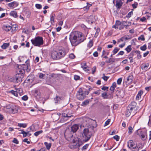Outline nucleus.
Returning <instances> with one entry per match:
<instances>
[{
    "instance_id": "3",
    "label": "nucleus",
    "mask_w": 151,
    "mask_h": 151,
    "mask_svg": "<svg viewBox=\"0 0 151 151\" xmlns=\"http://www.w3.org/2000/svg\"><path fill=\"white\" fill-rule=\"evenodd\" d=\"M65 55V52L63 50H60L58 51H52L51 53V57L54 59H59L64 57Z\"/></svg>"
},
{
    "instance_id": "57",
    "label": "nucleus",
    "mask_w": 151,
    "mask_h": 151,
    "mask_svg": "<svg viewBox=\"0 0 151 151\" xmlns=\"http://www.w3.org/2000/svg\"><path fill=\"white\" fill-rule=\"evenodd\" d=\"M115 24L117 26H119L121 25V23L119 21L117 20Z\"/></svg>"
},
{
    "instance_id": "42",
    "label": "nucleus",
    "mask_w": 151,
    "mask_h": 151,
    "mask_svg": "<svg viewBox=\"0 0 151 151\" xmlns=\"http://www.w3.org/2000/svg\"><path fill=\"white\" fill-rule=\"evenodd\" d=\"M102 96L104 99H107L108 98V96L107 93H104L102 94Z\"/></svg>"
},
{
    "instance_id": "8",
    "label": "nucleus",
    "mask_w": 151,
    "mask_h": 151,
    "mask_svg": "<svg viewBox=\"0 0 151 151\" xmlns=\"http://www.w3.org/2000/svg\"><path fill=\"white\" fill-rule=\"evenodd\" d=\"M136 134L139 135L142 140H145L147 138V133L145 131H140L138 129L137 131Z\"/></svg>"
},
{
    "instance_id": "9",
    "label": "nucleus",
    "mask_w": 151,
    "mask_h": 151,
    "mask_svg": "<svg viewBox=\"0 0 151 151\" xmlns=\"http://www.w3.org/2000/svg\"><path fill=\"white\" fill-rule=\"evenodd\" d=\"M136 111L133 110V108L131 106H128L127 107L126 113V115L127 117H129L130 115L133 116L135 114Z\"/></svg>"
},
{
    "instance_id": "53",
    "label": "nucleus",
    "mask_w": 151,
    "mask_h": 151,
    "mask_svg": "<svg viewBox=\"0 0 151 151\" xmlns=\"http://www.w3.org/2000/svg\"><path fill=\"white\" fill-rule=\"evenodd\" d=\"M88 146V144H86L82 148V150H85L87 148Z\"/></svg>"
},
{
    "instance_id": "34",
    "label": "nucleus",
    "mask_w": 151,
    "mask_h": 151,
    "mask_svg": "<svg viewBox=\"0 0 151 151\" xmlns=\"http://www.w3.org/2000/svg\"><path fill=\"white\" fill-rule=\"evenodd\" d=\"M43 132L42 130H40L39 131L36 132L34 133V135L36 137L37 136L40 134H41Z\"/></svg>"
},
{
    "instance_id": "36",
    "label": "nucleus",
    "mask_w": 151,
    "mask_h": 151,
    "mask_svg": "<svg viewBox=\"0 0 151 151\" xmlns=\"http://www.w3.org/2000/svg\"><path fill=\"white\" fill-rule=\"evenodd\" d=\"M93 40H90V41H89V42H88V46L89 48H90L91 47H92V46L93 45Z\"/></svg>"
},
{
    "instance_id": "60",
    "label": "nucleus",
    "mask_w": 151,
    "mask_h": 151,
    "mask_svg": "<svg viewBox=\"0 0 151 151\" xmlns=\"http://www.w3.org/2000/svg\"><path fill=\"white\" fill-rule=\"evenodd\" d=\"M54 16L53 15H52L50 17V21L51 22V23H52V22H54Z\"/></svg>"
},
{
    "instance_id": "10",
    "label": "nucleus",
    "mask_w": 151,
    "mask_h": 151,
    "mask_svg": "<svg viewBox=\"0 0 151 151\" xmlns=\"http://www.w3.org/2000/svg\"><path fill=\"white\" fill-rule=\"evenodd\" d=\"M73 132L70 131L69 128H67L65 132V137L68 138H72L73 137Z\"/></svg>"
},
{
    "instance_id": "35",
    "label": "nucleus",
    "mask_w": 151,
    "mask_h": 151,
    "mask_svg": "<svg viewBox=\"0 0 151 151\" xmlns=\"http://www.w3.org/2000/svg\"><path fill=\"white\" fill-rule=\"evenodd\" d=\"M21 131H22V132L19 133V134H22L24 137H25L27 136V134L26 132L24 131L23 130H21Z\"/></svg>"
},
{
    "instance_id": "13",
    "label": "nucleus",
    "mask_w": 151,
    "mask_h": 151,
    "mask_svg": "<svg viewBox=\"0 0 151 151\" xmlns=\"http://www.w3.org/2000/svg\"><path fill=\"white\" fill-rule=\"evenodd\" d=\"M19 5V3L16 1H13L8 4V6L11 9H13L14 8L17 7Z\"/></svg>"
},
{
    "instance_id": "40",
    "label": "nucleus",
    "mask_w": 151,
    "mask_h": 151,
    "mask_svg": "<svg viewBox=\"0 0 151 151\" xmlns=\"http://www.w3.org/2000/svg\"><path fill=\"white\" fill-rule=\"evenodd\" d=\"M100 31V29L99 28H97L96 29V32L95 35V37H96L99 34V33Z\"/></svg>"
},
{
    "instance_id": "29",
    "label": "nucleus",
    "mask_w": 151,
    "mask_h": 151,
    "mask_svg": "<svg viewBox=\"0 0 151 151\" xmlns=\"http://www.w3.org/2000/svg\"><path fill=\"white\" fill-rule=\"evenodd\" d=\"M132 50V48L131 45L128 46L125 49V50L128 53L129 52L131 51Z\"/></svg>"
},
{
    "instance_id": "11",
    "label": "nucleus",
    "mask_w": 151,
    "mask_h": 151,
    "mask_svg": "<svg viewBox=\"0 0 151 151\" xmlns=\"http://www.w3.org/2000/svg\"><path fill=\"white\" fill-rule=\"evenodd\" d=\"M19 109V106H13L12 108L9 109V112L10 113L15 114L18 112Z\"/></svg>"
},
{
    "instance_id": "45",
    "label": "nucleus",
    "mask_w": 151,
    "mask_h": 151,
    "mask_svg": "<svg viewBox=\"0 0 151 151\" xmlns=\"http://www.w3.org/2000/svg\"><path fill=\"white\" fill-rule=\"evenodd\" d=\"M139 40H141L142 41H144L145 40L144 36L143 35H141L139 37H138Z\"/></svg>"
},
{
    "instance_id": "55",
    "label": "nucleus",
    "mask_w": 151,
    "mask_h": 151,
    "mask_svg": "<svg viewBox=\"0 0 151 151\" xmlns=\"http://www.w3.org/2000/svg\"><path fill=\"white\" fill-rule=\"evenodd\" d=\"M110 122V119H108L105 122L104 126H106L109 124Z\"/></svg>"
},
{
    "instance_id": "24",
    "label": "nucleus",
    "mask_w": 151,
    "mask_h": 151,
    "mask_svg": "<svg viewBox=\"0 0 151 151\" xmlns=\"http://www.w3.org/2000/svg\"><path fill=\"white\" fill-rule=\"evenodd\" d=\"M9 45V43H4L1 46V48L4 49H6Z\"/></svg>"
},
{
    "instance_id": "6",
    "label": "nucleus",
    "mask_w": 151,
    "mask_h": 151,
    "mask_svg": "<svg viewBox=\"0 0 151 151\" xmlns=\"http://www.w3.org/2000/svg\"><path fill=\"white\" fill-rule=\"evenodd\" d=\"M81 145L79 140L76 139H73L72 142L69 145V147L71 149L78 148Z\"/></svg>"
},
{
    "instance_id": "25",
    "label": "nucleus",
    "mask_w": 151,
    "mask_h": 151,
    "mask_svg": "<svg viewBox=\"0 0 151 151\" xmlns=\"http://www.w3.org/2000/svg\"><path fill=\"white\" fill-rule=\"evenodd\" d=\"M44 144L46 146L47 149L48 150H49L50 149L52 145L51 143H48L46 142H44Z\"/></svg>"
},
{
    "instance_id": "37",
    "label": "nucleus",
    "mask_w": 151,
    "mask_h": 151,
    "mask_svg": "<svg viewBox=\"0 0 151 151\" xmlns=\"http://www.w3.org/2000/svg\"><path fill=\"white\" fill-rule=\"evenodd\" d=\"M61 99V98L60 97L57 96L56 97L54 98V100L55 101V102L56 103H58V101Z\"/></svg>"
},
{
    "instance_id": "38",
    "label": "nucleus",
    "mask_w": 151,
    "mask_h": 151,
    "mask_svg": "<svg viewBox=\"0 0 151 151\" xmlns=\"http://www.w3.org/2000/svg\"><path fill=\"white\" fill-rule=\"evenodd\" d=\"M119 49L117 48V47H115L114 49V50L113 51V55H114L116 53H117L119 51Z\"/></svg>"
},
{
    "instance_id": "7",
    "label": "nucleus",
    "mask_w": 151,
    "mask_h": 151,
    "mask_svg": "<svg viewBox=\"0 0 151 151\" xmlns=\"http://www.w3.org/2000/svg\"><path fill=\"white\" fill-rule=\"evenodd\" d=\"M127 146L133 151H139V148L136 145L134 144L132 140H130L128 142Z\"/></svg>"
},
{
    "instance_id": "20",
    "label": "nucleus",
    "mask_w": 151,
    "mask_h": 151,
    "mask_svg": "<svg viewBox=\"0 0 151 151\" xmlns=\"http://www.w3.org/2000/svg\"><path fill=\"white\" fill-rule=\"evenodd\" d=\"M81 67L84 70L86 71H88L89 70L88 69H87V66L86 65V63H82L81 64Z\"/></svg>"
},
{
    "instance_id": "21",
    "label": "nucleus",
    "mask_w": 151,
    "mask_h": 151,
    "mask_svg": "<svg viewBox=\"0 0 151 151\" xmlns=\"http://www.w3.org/2000/svg\"><path fill=\"white\" fill-rule=\"evenodd\" d=\"M143 92L142 91H139L136 97V99L137 100H139L141 98V96L143 94Z\"/></svg>"
},
{
    "instance_id": "52",
    "label": "nucleus",
    "mask_w": 151,
    "mask_h": 151,
    "mask_svg": "<svg viewBox=\"0 0 151 151\" xmlns=\"http://www.w3.org/2000/svg\"><path fill=\"white\" fill-rule=\"evenodd\" d=\"M69 57L71 59H73L75 58V56L73 54L71 53L69 55Z\"/></svg>"
},
{
    "instance_id": "51",
    "label": "nucleus",
    "mask_w": 151,
    "mask_h": 151,
    "mask_svg": "<svg viewBox=\"0 0 151 151\" xmlns=\"http://www.w3.org/2000/svg\"><path fill=\"white\" fill-rule=\"evenodd\" d=\"M35 6L37 9H40L42 8L41 5L39 4H36Z\"/></svg>"
},
{
    "instance_id": "15",
    "label": "nucleus",
    "mask_w": 151,
    "mask_h": 151,
    "mask_svg": "<svg viewBox=\"0 0 151 151\" xmlns=\"http://www.w3.org/2000/svg\"><path fill=\"white\" fill-rule=\"evenodd\" d=\"M78 128V125L77 124H75L72 126L69 129L73 133L77 131Z\"/></svg>"
},
{
    "instance_id": "27",
    "label": "nucleus",
    "mask_w": 151,
    "mask_h": 151,
    "mask_svg": "<svg viewBox=\"0 0 151 151\" xmlns=\"http://www.w3.org/2000/svg\"><path fill=\"white\" fill-rule=\"evenodd\" d=\"M149 64L148 63L146 64H142L141 65V68L143 70H146Z\"/></svg>"
},
{
    "instance_id": "26",
    "label": "nucleus",
    "mask_w": 151,
    "mask_h": 151,
    "mask_svg": "<svg viewBox=\"0 0 151 151\" xmlns=\"http://www.w3.org/2000/svg\"><path fill=\"white\" fill-rule=\"evenodd\" d=\"M135 52L137 54V58L139 59L141 58V55H140V52L139 50H136L135 51Z\"/></svg>"
},
{
    "instance_id": "19",
    "label": "nucleus",
    "mask_w": 151,
    "mask_h": 151,
    "mask_svg": "<svg viewBox=\"0 0 151 151\" xmlns=\"http://www.w3.org/2000/svg\"><path fill=\"white\" fill-rule=\"evenodd\" d=\"M137 104L134 102H132L129 105L130 107L131 106L133 108V110L134 111H136L137 109L136 108Z\"/></svg>"
},
{
    "instance_id": "31",
    "label": "nucleus",
    "mask_w": 151,
    "mask_h": 151,
    "mask_svg": "<svg viewBox=\"0 0 151 151\" xmlns=\"http://www.w3.org/2000/svg\"><path fill=\"white\" fill-rule=\"evenodd\" d=\"M92 88L90 86H89L88 87V90L87 91H84V93L85 95H88L89 93V91L92 90Z\"/></svg>"
},
{
    "instance_id": "48",
    "label": "nucleus",
    "mask_w": 151,
    "mask_h": 151,
    "mask_svg": "<svg viewBox=\"0 0 151 151\" xmlns=\"http://www.w3.org/2000/svg\"><path fill=\"white\" fill-rule=\"evenodd\" d=\"M133 14V12L132 11L129 12L127 15L126 17L128 18H129L131 17V15Z\"/></svg>"
},
{
    "instance_id": "43",
    "label": "nucleus",
    "mask_w": 151,
    "mask_h": 151,
    "mask_svg": "<svg viewBox=\"0 0 151 151\" xmlns=\"http://www.w3.org/2000/svg\"><path fill=\"white\" fill-rule=\"evenodd\" d=\"M128 129H129L128 133H129V134H131L132 132V131L133 130V128H132V127L131 126H129V128H128Z\"/></svg>"
},
{
    "instance_id": "49",
    "label": "nucleus",
    "mask_w": 151,
    "mask_h": 151,
    "mask_svg": "<svg viewBox=\"0 0 151 151\" xmlns=\"http://www.w3.org/2000/svg\"><path fill=\"white\" fill-rule=\"evenodd\" d=\"M22 100H23L26 101V100H27L28 99V97L27 96L25 95V96H23L22 97Z\"/></svg>"
},
{
    "instance_id": "17",
    "label": "nucleus",
    "mask_w": 151,
    "mask_h": 151,
    "mask_svg": "<svg viewBox=\"0 0 151 151\" xmlns=\"http://www.w3.org/2000/svg\"><path fill=\"white\" fill-rule=\"evenodd\" d=\"M85 97V94L83 93H80L77 95V97L78 99L79 100H82Z\"/></svg>"
},
{
    "instance_id": "23",
    "label": "nucleus",
    "mask_w": 151,
    "mask_h": 151,
    "mask_svg": "<svg viewBox=\"0 0 151 151\" xmlns=\"http://www.w3.org/2000/svg\"><path fill=\"white\" fill-rule=\"evenodd\" d=\"M10 15L15 18H16L17 17V14L16 12L14 11H12L10 12Z\"/></svg>"
},
{
    "instance_id": "50",
    "label": "nucleus",
    "mask_w": 151,
    "mask_h": 151,
    "mask_svg": "<svg viewBox=\"0 0 151 151\" xmlns=\"http://www.w3.org/2000/svg\"><path fill=\"white\" fill-rule=\"evenodd\" d=\"M137 5L138 4L137 2H135L134 3L132 4V6L134 9H135L137 8Z\"/></svg>"
},
{
    "instance_id": "14",
    "label": "nucleus",
    "mask_w": 151,
    "mask_h": 151,
    "mask_svg": "<svg viewBox=\"0 0 151 151\" xmlns=\"http://www.w3.org/2000/svg\"><path fill=\"white\" fill-rule=\"evenodd\" d=\"M123 4V2H122L121 0H117L116 1L115 6L116 7L117 9H119L121 8Z\"/></svg>"
},
{
    "instance_id": "4",
    "label": "nucleus",
    "mask_w": 151,
    "mask_h": 151,
    "mask_svg": "<svg viewBox=\"0 0 151 151\" xmlns=\"http://www.w3.org/2000/svg\"><path fill=\"white\" fill-rule=\"evenodd\" d=\"M31 42L34 46H40L43 44V38L42 37H37L34 39L31 40Z\"/></svg>"
},
{
    "instance_id": "22",
    "label": "nucleus",
    "mask_w": 151,
    "mask_h": 151,
    "mask_svg": "<svg viewBox=\"0 0 151 151\" xmlns=\"http://www.w3.org/2000/svg\"><path fill=\"white\" fill-rule=\"evenodd\" d=\"M115 59L114 58H109L108 60H106L105 61V62L108 63H112L113 62H115Z\"/></svg>"
},
{
    "instance_id": "32",
    "label": "nucleus",
    "mask_w": 151,
    "mask_h": 151,
    "mask_svg": "<svg viewBox=\"0 0 151 151\" xmlns=\"http://www.w3.org/2000/svg\"><path fill=\"white\" fill-rule=\"evenodd\" d=\"M18 126L20 127L25 128L27 126V124L23 123H18Z\"/></svg>"
},
{
    "instance_id": "16",
    "label": "nucleus",
    "mask_w": 151,
    "mask_h": 151,
    "mask_svg": "<svg viewBox=\"0 0 151 151\" xmlns=\"http://www.w3.org/2000/svg\"><path fill=\"white\" fill-rule=\"evenodd\" d=\"M133 77L132 75H130L127 78L126 82L128 84H131L133 80Z\"/></svg>"
},
{
    "instance_id": "64",
    "label": "nucleus",
    "mask_w": 151,
    "mask_h": 151,
    "mask_svg": "<svg viewBox=\"0 0 151 151\" xmlns=\"http://www.w3.org/2000/svg\"><path fill=\"white\" fill-rule=\"evenodd\" d=\"M27 140H28L27 139L25 138L23 140V141L24 142H27L28 144H30V142H29V141H28Z\"/></svg>"
},
{
    "instance_id": "18",
    "label": "nucleus",
    "mask_w": 151,
    "mask_h": 151,
    "mask_svg": "<svg viewBox=\"0 0 151 151\" xmlns=\"http://www.w3.org/2000/svg\"><path fill=\"white\" fill-rule=\"evenodd\" d=\"M3 29L6 32H8L11 29L12 27L9 25H4L3 26Z\"/></svg>"
},
{
    "instance_id": "54",
    "label": "nucleus",
    "mask_w": 151,
    "mask_h": 151,
    "mask_svg": "<svg viewBox=\"0 0 151 151\" xmlns=\"http://www.w3.org/2000/svg\"><path fill=\"white\" fill-rule=\"evenodd\" d=\"M117 141L119 140V137L117 135H115L113 137Z\"/></svg>"
},
{
    "instance_id": "28",
    "label": "nucleus",
    "mask_w": 151,
    "mask_h": 151,
    "mask_svg": "<svg viewBox=\"0 0 151 151\" xmlns=\"http://www.w3.org/2000/svg\"><path fill=\"white\" fill-rule=\"evenodd\" d=\"M61 115V114L60 113H58L57 114H55L52 116L53 117H55L56 118L55 119V120L57 121L58 120L59 118V116Z\"/></svg>"
},
{
    "instance_id": "56",
    "label": "nucleus",
    "mask_w": 151,
    "mask_h": 151,
    "mask_svg": "<svg viewBox=\"0 0 151 151\" xmlns=\"http://www.w3.org/2000/svg\"><path fill=\"white\" fill-rule=\"evenodd\" d=\"M74 79L75 80H77L79 79L80 76L77 75H75L74 76Z\"/></svg>"
},
{
    "instance_id": "46",
    "label": "nucleus",
    "mask_w": 151,
    "mask_h": 151,
    "mask_svg": "<svg viewBox=\"0 0 151 151\" xmlns=\"http://www.w3.org/2000/svg\"><path fill=\"white\" fill-rule=\"evenodd\" d=\"M122 81V78H119L117 81V84L119 85H120Z\"/></svg>"
},
{
    "instance_id": "61",
    "label": "nucleus",
    "mask_w": 151,
    "mask_h": 151,
    "mask_svg": "<svg viewBox=\"0 0 151 151\" xmlns=\"http://www.w3.org/2000/svg\"><path fill=\"white\" fill-rule=\"evenodd\" d=\"M124 53V52L123 51H121L119 52L118 54L117 55H123Z\"/></svg>"
},
{
    "instance_id": "30",
    "label": "nucleus",
    "mask_w": 151,
    "mask_h": 151,
    "mask_svg": "<svg viewBox=\"0 0 151 151\" xmlns=\"http://www.w3.org/2000/svg\"><path fill=\"white\" fill-rule=\"evenodd\" d=\"M15 89L17 93L18 94V93L20 95H21V93H22L23 92L22 89L21 88H15Z\"/></svg>"
},
{
    "instance_id": "39",
    "label": "nucleus",
    "mask_w": 151,
    "mask_h": 151,
    "mask_svg": "<svg viewBox=\"0 0 151 151\" xmlns=\"http://www.w3.org/2000/svg\"><path fill=\"white\" fill-rule=\"evenodd\" d=\"M89 101L88 100H86L82 102L81 105L83 106H85L87 104H88Z\"/></svg>"
},
{
    "instance_id": "33",
    "label": "nucleus",
    "mask_w": 151,
    "mask_h": 151,
    "mask_svg": "<svg viewBox=\"0 0 151 151\" xmlns=\"http://www.w3.org/2000/svg\"><path fill=\"white\" fill-rule=\"evenodd\" d=\"M10 93H11L12 94L15 96L17 97L18 96V94L17 93L16 91H14V90H12L10 91Z\"/></svg>"
},
{
    "instance_id": "41",
    "label": "nucleus",
    "mask_w": 151,
    "mask_h": 151,
    "mask_svg": "<svg viewBox=\"0 0 151 151\" xmlns=\"http://www.w3.org/2000/svg\"><path fill=\"white\" fill-rule=\"evenodd\" d=\"M109 78V77L105 76L104 74H103V76L102 78L105 81H107Z\"/></svg>"
},
{
    "instance_id": "58",
    "label": "nucleus",
    "mask_w": 151,
    "mask_h": 151,
    "mask_svg": "<svg viewBox=\"0 0 151 151\" xmlns=\"http://www.w3.org/2000/svg\"><path fill=\"white\" fill-rule=\"evenodd\" d=\"M101 90H98L96 91H95L93 92V93L95 94H97L98 95H99L100 93V92Z\"/></svg>"
},
{
    "instance_id": "47",
    "label": "nucleus",
    "mask_w": 151,
    "mask_h": 151,
    "mask_svg": "<svg viewBox=\"0 0 151 151\" xmlns=\"http://www.w3.org/2000/svg\"><path fill=\"white\" fill-rule=\"evenodd\" d=\"M12 142L13 143L17 144L19 143V141H18L17 139L16 138H14Z\"/></svg>"
},
{
    "instance_id": "44",
    "label": "nucleus",
    "mask_w": 151,
    "mask_h": 151,
    "mask_svg": "<svg viewBox=\"0 0 151 151\" xmlns=\"http://www.w3.org/2000/svg\"><path fill=\"white\" fill-rule=\"evenodd\" d=\"M140 49L143 51H145L147 49V46L145 45H144L142 46H141L140 48Z\"/></svg>"
},
{
    "instance_id": "1",
    "label": "nucleus",
    "mask_w": 151,
    "mask_h": 151,
    "mask_svg": "<svg viewBox=\"0 0 151 151\" xmlns=\"http://www.w3.org/2000/svg\"><path fill=\"white\" fill-rule=\"evenodd\" d=\"M85 40L84 37L81 32L75 31L72 33L70 36V40L72 46H76Z\"/></svg>"
},
{
    "instance_id": "62",
    "label": "nucleus",
    "mask_w": 151,
    "mask_h": 151,
    "mask_svg": "<svg viewBox=\"0 0 151 151\" xmlns=\"http://www.w3.org/2000/svg\"><path fill=\"white\" fill-rule=\"evenodd\" d=\"M93 55L94 56L97 57L98 56V53L97 51H96L93 53Z\"/></svg>"
},
{
    "instance_id": "5",
    "label": "nucleus",
    "mask_w": 151,
    "mask_h": 151,
    "mask_svg": "<svg viewBox=\"0 0 151 151\" xmlns=\"http://www.w3.org/2000/svg\"><path fill=\"white\" fill-rule=\"evenodd\" d=\"M82 135L83 141L86 142L91 138V134L89 132L88 128H85L83 129Z\"/></svg>"
},
{
    "instance_id": "2",
    "label": "nucleus",
    "mask_w": 151,
    "mask_h": 151,
    "mask_svg": "<svg viewBox=\"0 0 151 151\" xmlns=\"http://www.w3.org/2000/svg\"><path fill=\"white\" fill-rule=\"evenodd\" d=\"M18 69L17 71V74L24 76L25 70L28 72L30 70V67L29 64L27 65L23 64L19 65L18 66Z\"/></svg>"
},
{
    "instance_id": "12",
    "label": "nucleus",
    "mask_w": 151,
    "mask_h": 151,
    "mask_svg": "<svg viewBox=\"0 0 151 151\" xmlns=\"http://www.w3.org/2000/svg\"><path fill=\"white\" fill-rule=\"evenodd\" d=\"M23 76V75L17 74L14 78V80L17 83L20 82L22 81Z\"/></svg>"
},
{
    "instance_id": "63",
    "label": "nucleus",
    "mask_w": 151,
    "mask_h": 151,
    "mask_svg": "<svg viewBox=\"0 0 151 151\" xmlns=\"http://www.w3.org/2000/svg\"><path fill=\"white\" fill-rule=\"evenodd\" d=\"M108 88V87L103 86L102 88L101 89L105 91L107 90Z\"/></svg>"
},
{
    "instance_id": "59",
    "label": "nucleus",
    "mask_w": 151,
    "mask_h": 151,
    "mask_svg": "<svg viewBox=\"0 0 151 151\" xmlns=\"http://www.w3.org/2000/svg\"><path fill=\"white\" fill-rule=\"evenodd\" d=\"M96 68L95 66L93 67L92 68V73L93 74H94L95 72L96 71Z\"/></svg>"
}]
</instances>
